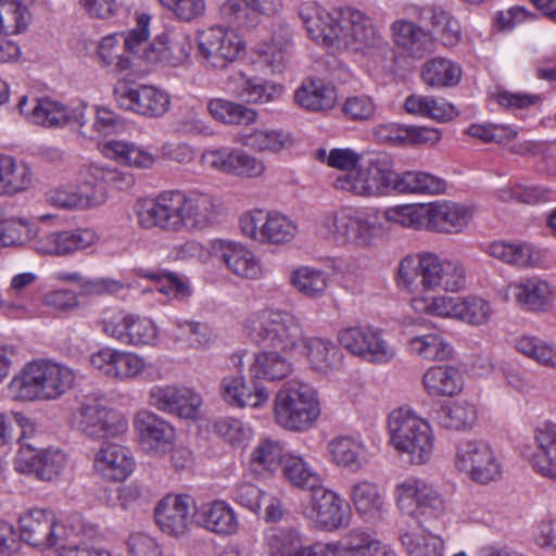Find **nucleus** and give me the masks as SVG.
<instances>
[{
	"label": "nucleus",
	"instance_id": "f257e3e1",
	"mask_svg": "<svg viewBox=\"0 0 556 556\" xmlns=\"http://www.w3.org/2000/svg\"><path fill=\"white\" fill-rule=\"evenodd\" d=\"M396 283L412 294L409 305L417 314L456 320L475 328L490 324L495 314L491 301L477 294L432 293L435 290L456 293L466 288L467 270L458 258L442 257L428 251L408 254L397 264Z\"/></svg>",
	"mask_w": 556,
	"mask_h": 556
},
{
	"label": "nucleus",
	"instance_id": "f03ea898",
	"mask_svg": "<svg viewBox=\"0 0 556 556\" xmlns=\"http://www.w3.org/2000/svg\"><path fill=\"white\" fill-rule=\"evenodd\" d=\"M426 203L388 206L380 214L343 205L326 212L318 224L319 233L339 248L370 251L390 236L389 225L406 229L425 230Z\"/></svg>",
	"mask_w": 556,
	"mask_h": 556
},
{
	"label": "nucleus",
	"instance_id": "7ed1b4c3",
	"mask_svg": "<svg viewBox=\"0 0 556 556\" xmlns=\"http://www.w3.org/2000/svg\"><path fill=\"white\" fill-rule=\"evenodd\" d=\"M243 328L253 341L264 346L254 353L249 365L251 377L268 382L287 379L294 370L291 354L304 340L299 318L288 312L265 308L249 315Z\"/></svg>",
	"mask_w": 556,
	"mask_h": 556
},
{
	"label": "nucleus",
	"instance_id": "20e7f679",
	"mask_svg": "<svg viewBox=\"0 0 556 556\" xmlns=\"http://www.w3.org/2000/svg\"><path fill=\"white\" fill-rule=\"evenodd\" d=\"M300 17L309 37L332 51L366 53L382 42L371 20L357 10L333 11L307 1L300 7Z\"/></svg>",
	"mask_w": 556,
	"mask_h": 556
},
{
	"label": "nucleus",
	"instance_id": "39448f33",
	"mask_svg": "<svg viewBox=\"0 0 556 556\" xmlns=\"http://www.w3.org/2000/svg\"><path fill=\"white\" fill-rule=\"evenodd\" d=\"M17 528L21 540L39 552L61 547L72 536L98 535V526L79 515H72L63 522L52 510L40 507L24 510L18 516Z\"/></svg>",
	"mask_w": 556,
	"mask_h": 556
},
{
	"label": "nucleus",
	"instance_id": "423d86ee",
	"mask_svg": "<svg viewBox=\"0 0 556 556\" xmlns=\"http://www.w3.org/2000/svg\"><path fill=\"white\" fill-rule=\"evenodd\" d=\"M76 374L67 365L51 361L26 363L7 386L9 396L18 402L55 401L73 389Z\"/></svg>",
	"mask_w": 556,
	"mask_h": 556
},
{
	"label": "nucleus",
	"instance_id": "0eeeda50",
	"mask_svg": "<svg viewBox=\"0 0 556 556\" xmlns=\"http://www.w3.org/2000/svg\"><path fill=\"white\" fill-rule=\"evenodd\" d=\"M388 443L409 464H428L435 451V434L428 419L410 406L392 409L387 418Z\"/></svg>",
	"mask_w": 556,
	"mask_h": 556
},
{
	"label": "nucleus",
	"instance_id": "6e6552de",
	"mask_svg": "<svg viewBox=\"0 0 556 556\" xmlns=\"http://www.w3.org/2000/svg\"><path fill=\"white\" fill-rule=\"evenodd\" d=\"M321 414L320 392L305 381H289L277 391L273 400L274 421L286 431L307 432L316 427Z\"/></svg>",
	"mask_w": 556,
	"mask_h": 556
},
{
	"label": "nucleus",
	"instance_id": "1a4fd4ad",
	"mask_svg": "<svg viewBox=\"0 0 556 556\" xmlns=\"http://www.w3.org/2000/svg\"><path fill=\"white\" fill-rule=\"evenodd\" d=\"M392 178V160L387 154L365 155L352 172L338 175L334 188L356 198L370 199L387 195Z\"/></svg>",
	"mask_w": 556,
	"mask_h": 556
},
{
	"label": "nucleus",
	"instance_id": "9d476101",
	"mask_svg": "<svg viewBox=\"0 0 556 556\" xmlns=\"http://www.w3.org/2000/svg\"><path fill=\"white\" fill-rule=\"evenodd\" d=\"M393 495L401 515L418 526L440 520L446 514V504L439 491L417 477H406L396 482Z\"/></svg>",
	"mask_w": 556,
	"mask_h": 556
},
{
	"label": "nucleus",
	"instance_id": "9b49d317",
	"mask_svg": "<svg viewBox=\"0 0 556 556\" xmlns=\"http://www.w3.org/2000/svg\"><path fill=\"white\" fill-rule=\"evenodd\" d=\"M197 52L207 70L225 71L247 54L244 37L230 27L214 25L197 33Z\"/></svg>",
	"mask_w": 556,
	"mask_h": 556
},
{
	"label": "nucleus",
	"instance_id": "f8f14e48",
	"mask_svg": "<svg viewBox=\"0 0 556 556\" xmlns=\"http://www.w3.org/2000/svg\"><path fill=\"white\" fill-rule=\"evenodd\" d=\"M102 332L126 345L137 349L155 348L161 341V331L155 320L127 309H113L103 314Z\"/></svg>",
	"mask_w": 556,
	"mask_h": 556
},
{
	"label": "nucleus",
	"instance_id": "ddd939ff",
	"mask_svg": "<svg viewBox=\"0 0 556 556\" xmlns=\"http://www.w3.org/2000/svg\"><path fill=\"white\" fill-rule=\"evenodd\" d=\"M302 517L318 531L336 532L349 528L353 515L350 505L337 491L321 484L301 507Z\"/></svg>",
	"mask_w": 556,
	"mask_h": 556
},
{
	"label": "nucleus",
	"instance_id": "4468645a",
	"mask_svg": "<svg viewBox=\"0 0 556 556\" xmlns=\"http://www.w3.org/2000/svg\"><path fill=\"white\" fill-rule=\"evenodd\" d=\"M337 341L351 355L374 365H384L396 356V348L384 331L370 325L340 329Z\"/></svg>",
	"mask_w": 556,
	"mask_h": 556
},
{
	"label": "nucleus",
	"instance_id": "2eb2a0df",
	"mask_svg": "<svg viewBox=\"0 0 556 556\" xmlns=\"http://www.w3.org/2000/svg\"><path fill=\"white\" fill-rule=\"evenodd\" d=\"M454 466L460 473L479 484L496 481L503 473V462L498 453L489 442L481 439L459 442Z\"/></svg>",
	"mask_w": 556,
	"mask_h": 556
},
{
	"label": "nucleus",
	"instance_id": "dca6fc26",
	"mask_svg": "<svg viewBox=\"0 0 556 556\" xmlns=\"http://www.w3.org/2000/svg\"><path fill=\"white\" fill-rule=\"evenodd\" d=\"M239 225L243 236L260 244L280 247L299 235L296 222L279 211L251 210L240 217Z\"/></svg>",
	"mask_w": 556,
	"mask_h": 556
},
{
	"label": "nucleus",
	"instance_id": "f3484780",
	"mask_svg": "<svg viewBox=\"0 0 556 556\" xmlns=\"http://www.w3.org/2000/svg\"><path fill=\"white\" fill-rule=\"evenodd\" d=\"M92 370L116 382H128L144 375L149 368L147 358L136 352L102 346L88 357Z\"/></svg>",
	"mask_w": 556,
	"mask_h": 556
},
{
	"label": "nucleus",
	"instance_id": "a211bd4d",
	"mask_svg": "<svg viewBox=\"0 0 556 556\" xmlns=\"http://www.w3.org/2000/svg\"><path fill=\"white\" fill-rule=\"evenodd\" d=\"M114 97L122 109L148 118L164 116L172 105L169 93L151 85L118 83L114 88Z\"/></svg>",
	"mask_w": 556,
	"mask_h": 556
},
{
	"label": "nucleus",
	"instance_id": "6ab92c4d",
	"mask_svg": "<svg viewBox=\"0 0 556 556\" xmlns=\"http://www.w3.org/2000/svg\"><path fill=\"white\" fill-rule=\"evenodd\" d=\"M212 251L226 268L238 278L261 280L269 274V269L261 256L242 243L222 239L214 240Z\"/></svg>",
	"mask_w": 556,
	"mask_h": 556
},
{
	"label": "nucleus",
	"instance_id": "aec40b11",
	"mask_svg": "<svg viewBox=\"0 0 556 556\" xmlns=\"http://www.w3.org/2000/svg\"><path fill=\"white\" fill-rule=\"evenodd\" d=\"M134 430L140 447L152 456H164L176 445L175 428L151 412L141 410L136 414Z\"/></svg>",
	"mask_w": 556,
	"mask_h": 556
},
{
	"label": "nucleus",
	"instance_id": "412c9836",
	"mask_svg": "<svg viewBox=\"0 0 556 556\" xmlns=\"http://www.w3.org/2000/svg\"><path fill=\"white\" fill-rule=\"evenodd\" d=\"M33 248L41 255L71 256L96 245L98 232L88 227L42 233L33 240Z\"/></svg>",
	"mask_w": 556,
	"mask_h": 556
},
{
	"label": "nucleus",
	"instance_id": "4be33fe9",
	"mask_svg": "<svg viewBox=\"0 0 556 556\" xmlns=\"http://www.w3.org/2000/svg\"><path fill=\"white\" fill-rule=\"evenodd\" d=\"M534 446L525 445L520 455L539 476L556 481V424L544 421L533 430Z\"/></svg>",
	"mask_w": 556,
	"mask_h": 556
},
{
	"label": "nucleus",
	"instance_id": "5701e85b",
	"mask_svg": "<svg viewBox=\"0 0 556 556\" xmlns=\"http://www.w3.org/2000/svg\"><path fill=\"white\" fill-rule=\"evenodd\" d=\"M67 463V455L60 448L36 450L26 445L17 452L14 468L21 473L34 475L39 480L53 481L64 472Z\"/></svg>",
	"mask_w": 556,
	"mask_h": 556
},
{
	"label": "nucleus",
	"instance_id": "b1692460",
	"mask_svg": "<svg viewBox=\"0 0 556 556\" xmlns=\"http://www.w3.org/2000/svg\"><path fill=\"white\" fill-rule=\"evenodd\" d=\"M154 519L160 530L172 538L188 534L193 525L192 501L180 494H168L156 504Z\"/></svg>",
	"mask_w": 556,
	"mask_h": 556
},
{
	"label": "nucleus",
	"instance_id": "393cba45",
	"mask_svg": "<svg viewBox=\"0 0 556 556\" xmlns=\"http://www.w3.org/2000/svg\"><path fill=\"white\" fill-rule=\"evenodd\" d=\"M219 394L227 405L236 408L260 409L269 401L268 389L248 381L241 372L225 375L219 382Z\"/></svg>",
	"mask_w": 556,
	"mask_h": 556
},
{
	"label": "nucleus",
	"instance_id": "a878e982",
	"mask_svg": "<svg viewBox=\"0 0 556 556\" xmlns=\"http://www.w3.org/2000/svg\"><path fill=\"white\" fill-rule=\"evenodd\" d=\"M148 403L164 413L194 418L202 405V399L188 388L165 384L150 389Z\"/></svg>",
	"mask_w": 556,
	"mask_h": 556
},
{
	"label": "nucleus",
	"instance_id": "bb28decb",
	"mask_svg": "<svg viewBox=\"0 0 556 556\" xmlns=\"http://www.w3.org/2000/svg\"><path fill=\"white\" fill-rule=\"evenodd\" d=\"M136 462L130 450L124 445L105 442L94 452L93 471L109 482H122L135 470Z\"/></svg>",
	"mask_w": 556,
	"mask_h": 556
},
{
	"label": "nucleus",
	"instance_id": "cd10ccee",
	"mask_svg": "<svg viewBox=\"0 0 556 556\" xmlns=\"http://www.w3.org/2000/svg\"><path fill=\"white\" fill-rule=\"evenodd\" d=\"M226 84L231 94L249 104L274 102L283 93L281 84L249 75L243 71L232 72Z\"/></svg>",
	"mask_w": 556,
	"mask_h": 556
},
{
	"label": "nucleus",
	"instance_id": "c85d7f7f",
	"mask_svg": "<svg viewBox=\"0 0 556 556\" xmlns=\"http://www.w3.org/2000/svg\"><path fill=\"white\" fill-rule=\"evenodd\" d=\"M505 298L530 312H547L554 301V290L544 279L532 276L509 282L505 287Z\"/></svg>",
	"mask_w": 556,
	"mask_h": 556
},
{
	"label": "nucleus",
	"instance_id": "c756f323",
	"mask_svg": "<svg viewBox=\"0 0 556 556\" xmlns=\"http://www.w3.org/2000/svg\"><path fill=\"white\" fill-rule=\"evenodd\" d=\"M472 217L471 210L452 201L426 203L425 230L439 233H460Z\"/></svg>",
	"mask_w": 556,
	"mask_h": 556
},
{
	"label": "nucleus",
	"instance_id": "7c9ffc66",
	"mask_svg": "<svg viewBox=\"0 0 556 556\" xmlns=\"http://www.w3.org/2000/svg\"><path fill=\"white\" fill-rule=\"evenodd\" d=\"M326 452L332 465L351 472L362 471L371 459L365 442L346 434L331 438L326 444Z\"/></svg>",
	"mask_w": 556,
	"mask_h": 556
},
{
	"label": "nucleus",
	"instance_id": "2f4dec72",
	"mask_svg": "<svg viewBox=\"0 0 556 556\" xmlns=\"http://www.w3.org/2000/svg\"><path fill=\"white\" fill-rule=\"evenodd\" d=\"M184 231L206 229L220 216V202L211 193L195 190L184 192Z\"/></svg>",
	"mask_w": 556,
	"mask_h": 556
},
{
	"label": "nucleus",
	"instance_id": "473e14b6",
	"mask_svg": "<svg viewBox=\"0 0 556 556\" xmlns=\"http://www.w3.org/2000/svg\"><path fill=\"white\" fill-rule=\"evenodd\" d=\"M372 135L380 142L400 147L434 146L442 138L438 128L396 123L379 124L374 127Z\"/></svg>",
	"mask_w": 556,
	"mask_h": 556
},
{
	"label": "nucleus",
	"instance_id": "72a5a7b5",
	"mask_svg": "<svg viewBox=\"0 0 556 556\" xmlns=\"http://www.w3.org/2000/svg\"><path fill=\"white\" fill-rule=\"evenodd\" d=\"M192 39L185 30L173 29L155 38V47L148 53V63L181 66L190 60Z\"/></svg>",
	"mask_w": 556,
	"mask_h": 556
},
{
	"label": "nucleus",
	"instance_id": "f704fd0d",
	"mask_svg": "<svg viewBox=\"0 0 556 556\" xmlns=\"http://www.w3.org/2000/svg\"><path fill=\"white\" fill-rule=\"evenodd\" d=\"M102 155L134 169H150L157 161L152 148L126 140H109L99 146Z\"/></svg>",
	"mask_w": 556,
	"mask_h": 556
},
{
	"label": "nucleus",
	"instance_id": "c9c22d12",
	"mask_svg": "<svg viewBox=\"0 0 556 556\" xmlns=\"http://www.w3.org/2000/svg\"><path fill=\"white\" fill-rule=\"evenodd\" d=\"M301 346L309 369L318 375L332 374L343 364L344 355L331 339L304 336Z\"/></svg>",
	"mask_w": 556,
	"mask_h": 556
},
{
	"label": "nucleus",
	"instance_id": "e433bc0d",
	"mask_svg": "<svg viewBox=\"0 0 556 556\" xmlns=\"http://www.w3.org/2000/svg\"><path fill=\"white\" fill-rule=\"evenodd\" d=\"M349 497L357 516L365 522L380 520L387 511L386 497L380 486L362 479L351 485Z\"/></svg>",
	"mask_w": 556,
	"mask_h": 556
},
{
	"label": "nucleus",
	"instance_id": "4c0bfd02",
	"mask_svg": "<svg viewBox=\"0 0 556 556\" xmlns=\"http://www.w3.org/2000/svg\"><path fill=\"white\" fill-rule=\"evenodd\" d=\"M291 48V29L285 23L273 26L269 34L257 42L254 52L273 72H281L287 65Z\"/></svg>",
	"mask_w": 556,
	"mask_h": 556
},
{
	"label": "nucleus",
	"instance_id": "58836bf2",
	"mask_svg": "<svg viewBox=\"0 0 556 556\" xmlns=\"http://www.w3.org/2000/svg\"><path fill=\"white\" fill-rule=\"evenodd\" d=\"M390 28L394 45L408 56L421 59L431 52L433 48L431 35L422 27L401 18L394 21Z\"/></svg>",
	"mask_w": 556,
	"mask_h": 556
},
{
	"label": "nucleus",
	"instance_id": "ea45409f",
	"mask_svg": "<svg viewBox=\"0 0 556 556\" xmlns=\"http://www.w3.org/2000/svg\"><path fill=\"white\" fill-rule=\"evenodd\" d=\"M287 454L283 443L271 438H261L251 450L249 470L258 479L271 478L281 467Z\"/></svg>",
	"mask_w": 556,
	"mask_h": 556
},
{
	"label": "nucleus",
	"instance_id": "a19ab883",
	"mask_svg": "<svg viewBox=\"0 0 556 556\" xmlns=\"http://www.w3.org/2000/svg\"><path fill=\"white\" fill-rule=\"evenodd\" d=\"M198 522L208 532L230 536L239 530V518L233 507L225 501L215 500L201 505Z\"/></svg>",
	"mask_w": 556,
	"mask_h": 556
},
{
	"label": "nucleus",
	"instance_id": "79ce46f5",
	"mask_svg": "<svg viewBox=\"0 0 556 556\" xmlns=\"http://www.w3.org/2000/svg\"><path fill=\"white\" fill-rule=\"evenodd\" d=\"M21 114L29 122L45 127H61L68 123L70 112L60 102L51 99L22 97L18 103Z\"/></svg>",
	"mask_w": 556,
	"mask_h": 556
},
{
	"label": "nucleus",
	"instance_id": "37998d69",
	"mask_svg": "<svg viewBox=\"0 0 556 556\" xmlns=\"http://www.w3.org/2000/svg\"><path fill=\"white\" fill-rule=\"evenodd\" d=\"M485 252L517 268L534 267L542 260L540 250L527 241H494L486 247Z\"/></svg>",
	"mask_w": 556,
	"mask_h": 556
},
{
	"label": "nucleus",
	"instance_id": "c03bdc74",
	"mask_svg": "<svg viewBox=\"0 0 556 556\" xmlns=\"http://www.w3.org/2000/svg\"><path fill=\"white\" fill-rule=\"evenodd\" d=\"M422 387L432 397H452L464 388V379L458 368L451 365L429 367L422 375Z\"/></svg>",
	"mask_w": 556,
	"mask_h": 556
},
{
	"label": "nucleus",
	"instance_id": "a18cd8bd",
	"mask_svg": "<svg viewBox=\"0 0 556 556\" xmlns=\"http://www.w3.org/2000/svg\"><path fill=\"white\" fill-rule=\"evenodd\" d=\"M444 179L421 170H406L397 174L392 168L390 191L401 194H438L445 190Z\"/></svg>",
	"mask_w": 556,
	"mask_h": 556
},
{
	"label": "nucleus",
	"instance_id": "49530a36",
	"mask_svg": "<svg viewBox=\"0 0 556 556\" xmlns=\"http://www.w3.org/2000/svg\"><path fill=\"white\" fill-rule=\"evenodd\" d=\"M295 102L312 112L331 110L338 100L336 88L321 79L307 78L295 90Z\"/></svg>",
	"mask_w": 556,
	"mask_h": 556
},
{
	"label": "nucleus",
	"instance_id": "de8ad7c7",
	"mask_svg": "<svg viewBox=\"0 0 556 556\" xmlns=\"http://www.w3.org/2000/svg\"><path fill=\"white\" fill-rule=\"evenodd\" d=\"M422 526L403 525L400 528V541L409 556H444V540L431 532L421 530Z\"/></svg>",
	"mask_w": 556,
	"mask_h": 556
},
{
	"label": "nucleus",
	"instance_id": "09e8293b",
	"mask_svg": "<svg viewBox=\"0 0 556 556\" xmlns=\"http://www.w3.org/2000/svg\"><path fill=\"white\" fill-rule=\"evenodd\" d=\"M90 164L84 165L75 182L77 212H87L100 208L109 200L106 187L100 184L90 173Z\"/></svg>",
	"mask_w": 556,
	"mask_h": 556
},
{
	"label": "nucleus",
	"instance_id": "8fccbe9b",
	"mask_svg": "<svg viewBox=\"0 0 556 556\" xmlns=\"http://www.w3.org/2000/svg\"><path fill=\"white\" fill-rule=\"evenodd\" d=\"M404 108L410 115L430 118L438 123H447L458 115L454 104L432 96L412 94L406 98Z\"/></svg>",
	"mask_w": 556,
	"mask_h": 556
},
{
	"label": "nucleus",
	"instance_id": "3c124183",
	"mask_svg": "<svg viewBox=\"0 0 556 556\" xmlns=\"http://www.w3.org/2000/svg\"><path fill=\"white\" fill-rule=\"evenodd\" d=\"M281 471L285 480L296 489L313 492L314 489L324 484L320 473L301 454H287Z\"/></svg>",
	"mask_w": 556,
	"mask_h": 556
},
{
	"label": "nucleus",
	"instance_id": "603ef678",
	"mask_svg": "<svg viewBox=\"0 0 556 556\" xmlns=\"http://www.w3.org/2000/svg\"><path fill=\"white\" fill-rule=\"evenodd\" d=\"M239 142L257 152L279 153L293 144V138L281 129L261 127L240 135Z\"/></svg>",
	"mask_w": 556,
	"mask_h": 556
},
{
	"label": "nucleus",
	"instance_id": "864d4df0",
	"mask_svg": "<svg viewBox=\"0 0 556 556\" xmlns=\"http://www.w3.org/2000/svg\"><path fill=\"white\" fill-rule=\"evenodd\" d=\"M31 184L33 174L27 164L0 153V195L23 192L29 189Z\"/></svg>",
	"mask_w": 556,
	"mask_h": 556
},
{
	"label": "nucleus",
	"instance_id": "5fc2aeb1",
	"mask_svg": "<svg viewBox=\"0 0 556 556\" xmlns=\"http://www.w3.org/2000/svg\"><path fill=\"white\" fill-rule=\"evenodd\" d=\"M289 283L308 299L325 296L329 287V275L321 268L302 265L291 270Z\"/></svg>",
	"mask_w": 556,
	"mask_h": 556
},
{
	"label": "nucleus",
	"instance_id": "6e6d98bb",
	"mask_svg": "<svg viewBox=\"0 0 556 556\" xmlns=\"http://www.w3.org/2000/svg\"><path fill=\"white\" fill-rule=\"evenodd\" d=\"M170 338L192 350H205L213 342L211 327L202 321L187 318H176L173 321Z\"/></svg>",
	"mask_w": 556,
	"mask_h": 556
},
{
	"label": "nucleus",
	"instance_id": "4d7b16f0",
	"mask_svg": "<svg viewBox=\"0 0 556 556\" xmlns=\"http://www.w3.org/2000/svg\"><path fill=\"white\" fill-rule=\"evenodd\" d=\"M357 540V543L342 544L332 542L337 556H396L393 547L382 542L376 535L364 531L350 533Z\"/></svg>",
	"mask_w": 556,
	"mask_h": 556
},
{
	"label": "nucleus",
	"instance_id": "13d9d810",
	"mask_svg": "<svg viewBox=\"0 0 556 556\" xmlns=\"http://www.w3.org/2000/svg\"><path fill=\"white\" fill-rule=\"evenodd\" d=\"M406 346L412 355L428 362L445 361L453 355L452 345L437 332L413 336Z\"/></svg>",
	"mask_w": 556,
	"mask_h": 556
},
{
	"label": "nucleus",
	"instance_id": "bf43d9fd",
	"mask_svg": "<svg viewBox=\"0 0 556 556\" xmlns=\"http://www.w3.org/2000/svg\"><path fill=\"white\" fill-rule=\"evenodd\" d=\"M420 76L422 81L432 88H448L458 84L462 68L452 60L437 56L424 63Z\"/></svg>",
	"mask_w": 556,
	"mask_h": 556
},
{
	"label": "nucleus",
	"instance_id": "052dcab7",
	"mask_svg": "<svg viewBox=\"0 0 556 556\" xmlns=\"http://www.w3.org/2000/svg\"><path fill=\"white\" fill-rule=\"evenodd\" d=\"M207 112L215 121L226 125H248L257 118L255 110L224 98L211 99Z\"/></svg>",
	"mask_w": 556,
	"mask_h": 556
},
{
	"label": "nucleus",
	"instance_id": "680f3d73",
	"mask_svg": "<svg viewBox=\"0 0 556 556\" xmlns=\"http://www.w3.org/2000/svg\"><path fill=\"white\" fill-rule=\"evenodd\" d=\"M35 0H0V33L17 35L30 24L29 5Z\"/></svg>",
	"mask_w": 556,
	"mask_h": 556
},
{
	"label": "nucleus",
	"instance_id": "e2e57ef3",
	"mask_svg": "<svg viewBox=\"0 0 556 556\" xmlns=\"http://www.w3.org/2000/svg\"><path fill=\"white\" fill-rule=\"evenodd\" d=\"M426 20L440 41L446 47H454L462 40L459 22L442 8L432 7L425 10Z\"/></svg>",
	"mask_w": 556,
	"mask_h": 556
},
{
	"label": "nucleus",
	"instance_id": "0e129e2a",
	"mask_svg": "<svg viewBox=\"0 0 556 556\" xmlns=\"http://www.w3.org/2000/svg\"><path fill=\"white\" fill-rule=\"evenodd\" d=\"M514 349L536 364L556 370V346L540 338L531 336L517 337L513 342Z\"/></svg>",
	"mask_w": 556,
	"mask_h": 556
},
{
	"label": "nucleus",
	"instance_id": "69168bd1",
	"mask_svg": "<svg viewBox=\"0 0 556 556\" xmlns=\"http://www.w3.org/2000/svg\"><path fill=\"white\" fill-rule=\"evenodd\" d=\"M265 551L270 556H302L303 546L301 535L293 529H273L266 532L264 539Z\"/></svg>",
	"mask_w": 556,
	"mask_h": 556
},
{
	"label": "nucleus",
	"instance_id": "338daca9",
	"mask_svg": "<svg viewBox=\"0 0 556 556\" xmlns=\"http://www.w3.org/2000/svg\"><path fill=\"white\" fill-rule=\"evenodd\" d=\"M479 419L477 404L459 400L452 402L442 408L441 421L444 427L455 430L471 429Z\"/></svg>",
	"mask_w": 556,
	"mask_h": 556
},
{
	"label": "nucleus",
	"instance_id": "774afa93",
	"mask_svg": "<svg viewBox=\"0 0 556 556\" xmlns=\"http://www.w3.org/2000/svg\"><path fill=\"white\" fill-rule=\"evenodd\" d=\"M105 407L106 404L98 400L83 403L72 415V426L85 435L97 440Z\"/></svg>",
	"mask_w": 556,
	"mask_h": 556
}]
</instances>
